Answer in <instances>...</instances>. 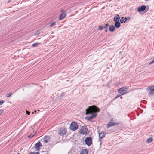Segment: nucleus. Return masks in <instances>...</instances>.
Masks as SVG:
<instances>
[{
    "instance_id": "nucleus-1",
    "label": "nucleus",
    "mask_w": 154,
    "mask_h": 154,
    "mask_svg": "<svg viewBox=\"0 0 154 154\" xmlns=\"http://www.w3.org/2000/svg\"><path fill=\"white\" fill-rule=\"evenodd\" d=\"M99 109L96 106L93 105L91 106H89L88 108L86 110L85 114L88 115L91 114V115L89 116H88L87 118L88 120H89L96 117L97 114L95 113L99 112Z\"/></svg>"
},
{
    "instance_id": "nucleus-2",
    "label": "nucleus",
    "mask_w": 154,
    "mask_h": 154,
    "mask_svg": "<svg viewBox=\"0 0 154 154\" xmlns=\"http://www.w3.org/2000/svg\"><path fill=\"white\" fill-rule=\"evenodd\" d=\"M148 94L149 96L154 95V86H151L148 88L146 89Z\"/></svg>"
},
{
    "instance_id": "nucleus-3",
    "label": "nucleus",
    "mask_w": 154,
    "mask_h": 154,
    "mask_svg": "<svg viewBox=\"0 0 154 154\" xmlns=\"http://www.w3.org/2000/svg\"><path fill=\"white\" fill-rule=\"evenodd\" d=\"M70 128L72 131L76 130L78 128L77 123L75 122H72L70 125Z\"/></svg>"
},
{
    "instance_id": "nucleus-4",
    "label": "nucleus",
    "mask_w": 154,
    "mask_h": 154,
    "mask_svg": "<svg viewBox=\"0 0 154 154\" xmlns=\"http://www.w3.org/2000/svg\"><path fill=\"white\" fill-rule=\"evenodd\" d=\"M66 129L64 128H60L59 131V134L61 136L65 135L66 134Z\"/></svg>"
},
{
    "instance_id": "nucleus-5",
    "label": "nucleus",
    "mask_w": 154,
    "mask_h": 154,
    "mask_svg": "<svg viewBox=\"0 0 154 154\" xmlns=\"http://www.w3.org/2000/svg\"><path fill=\"white\" fill-rule=\"evenodd\" d=\"M85 142L86 145L89 146L92 143V139L91 137H87L85 140Z\"/></svg>"
},
{
    "instance_id": "nucleus-6",
    "label": "nucleus",
    "mask_w": 154,
    "mask_h": 154,
    "mask_svg": "<svg viewBox=\"0 0 154 154\" xmlns=\"http://www.w3.org/2000/svg\"><path fill=\"white\" fill-rule=\"evenodd\" d=\"M87 129L85 126H83L80 129V132L83 134H85L87 133Z\"/></svg>"
},
{
    "instance_id": "nucleus-7",
    "label": "nucleus",
    "mask_w": 154,
    "mask_h": 154,
    "mask_svg": "<svg viewBox=\"0 0 154 154\" xmlns=\"http://www.w3.org/2000/svg\"><path fill=\"white\" fill-rule=\"evenodd\" d=\"M128 87L127 86L123 87L122 88H120L118 90V91L119 93H121L122 92L126 90H128Z\"/></svg>"
},
{
    "instance_id": "nucleus-8",
    "label": "nucleus",
    "mask_w": 154,
    "mask_h": 154,
    "mask_svg": "<svg viewBox=\"0 0 154 154\" xmlns=\"http://www.w3.org/2000/svg\"><path fill=\"white\" fill-rule=\"evenodd\" d=\"M106 134V133L103 131H102L101 132L99 133V136L100 138H103L104 137Z\"/></svg>"
},
{
    "instance_id": "nucleus-9",
    "label": "nucleus",
    "mask_w": 154,
    "mask_h": 154,
    "mask_svg": "<svg viewBox=\"0 0 154 154\" xmlns=\"http://www.w3.org/2000/svg\"><path fill=\"white\" fill-rule=\"evenodd\" d=\"M41 146V143L39 141H38L36 144H35V148L36 149V150H38L39 149V147Z\"/></svg>"
},
{
    "instance_id": "nucleus-10",
    "label": "nucleus",
    "mask_w": 154,
    "mask_h": 154,
    "mask_svg": "<svg viewBox=\"0 0 154 154\" xmlns=\"http://www.w3.org/2000/svg\"><path fill=\"white\" fill-rule=\"evenodd\" d=\"M146 8V6L144 5H143L141 7L138 8V11L139 12H141L144 11Z\"/></svg>"
},
{
    "instance_id": "nucleus-11",
    "label": "nucleus",
    "mask_w": 154,
    "mask_h": 154,
    "mask_svg": "<svg viewBox=\"0 0 154 154\" xmlns=\"http://www.w3.org/2000/svg\"><path fill=\"white\" fill-rule=\"evenodd\" d=\"M119 123H115L113 122H109L107 125V127L109 128L111 126H114L117 125Z\"/></svg>"
},
{
    "instance_id": "nucleus-12",
    "label": "nucleus",
    "mask_w": 154,
    "mask_h": 154,
    "mask_svg": "<svg viewBox=\"0 0 154 154\" xmlns=\"http://www.w3.org/2000/svg\"><path fill=\"white\" fill-rule=\"evenodd\" d=\"M43 141L45 143H48L50 141V137L48 136H45L43 139Z\"/></svg>"
},
{
    "instance_id": "nucleus-13",
    "label": "nucleus",
    "mask_w": 154,
    "mask_h": 154,
    "mask_svg": "<svg viewBox=\"0 0 154 154\" xmlns=\"http://www.w3.org/2000/svg\"><path fill=\"white\" fill-rule=\"evenodd\" d=\"M66 14L65 13H62L60 16L59 20H61L63 19L66 16Z\"/></svg>"
},
{
    "instance_id": "nucleus-14",
    "label": "nucleus",
    "mask_w": 154,
    "mask_h": 154,
    "mask_svg": "<svg viewBox=\"0 0 154 154\" xmlns=\"http://www.w3.org/2000/svg\"><path fill=\"white\" fill-rule=\"evenodd\" d=\"M88 151L85 149H84L81 151L80 154H88Z\"/></svg>"
},
{
    "instance_id": "nucleus-15",
    "label": "nucleus",
    "mask_w": 154,
    "mask_h": 154,
    "mask_svg": "<svg viewBox=\"0 0 154 154\" xmlns=\"http://www.w3.org/2000/svg\"><path fill=\"white\" fill-rule=\"evenodd\" d=\"M127 20V18L126 17H122L120 19V22L121 23H125Z\"/></svg>"
},
{
    "instance_id": "nucleus-16",
    "label": "nucleus",
    "mask_w": 154,
    "mask_h": 154,
    "mask_svg": "<svg viewBox=\"0 0 154 154\" xmlns=\"http://www.w3.org/2000/svg\"><path fill=\"white\" fill-rule=\"evenodd\" d=\"M120 19V17L117 14L116 16H115V17L114 19V20L115 22H118L119 21V19Z\"/></svg>"
},
{
    "instance_id": "nucleus-17",
    "label": "nucleus",
    "mask_w": 154,
    "mask_h": 154,
    "mask_svg": "<svg viewBox=\"0 0 154 154\" xmlns=\"http://www.w3.org/2000/svg\"><path fill=\"white\" fill-rule=\"evenodd\" d=\"M115 22V26L117 28H119L120 26V23L119 22V21L116 22Z\"/></svg>"
},
{
    "instance_id": "nucleus-18",
    "label": "nucleus",
    "mask_w": 154,
    "mask_h": 154,
    "mask_svg": "<svg viewBox=\"0 0 154 154\" xmlns=\"http://www.w3.org/2000/svg\"><path fill=\"white\" fill-rule=\"evenodd\" d=\"M115 29V27L113 26H111L109 27V30L111 32H113Z\"/></svg>"
},
{
    "instance_id": "nucleus-19",
    "label": "nucleus",
    "mask_w": 154,
    "mask_h": 154,
    "mask_svg": "<svg viewBox=\"0 0 154 154\" xmlns=\"http://www.w3.org/2000/svg\"><path fill=\"white\" fill-rule=\"evenodd\" d=\"M152 140L153 138L152 137L149 138L147 139V142L148 143H150L152 141Z\"/></svg>"
},
{
    "instance_id": "nucleus-20",
    "label": "nucleus",
    "mask_w": 154,
    "mask_h": 154,
    "mask_svg": "<svg viewBox=\"0 0 154 154\" xmlns=\"http://www.w3.org/2000/svg\"><path fill=\"white\" fill-rule=\"evenodd\" d=\"M12 94V93L11 92L6 94V96L7 97H9Z\"/></svg>"
},
{
    "instance_id": "nucleus-21",
    "label": "nucleus",
    "mask_w": 154,
    "mask_h": 154,
    "mask_svg": "<svg viewBox=\"0 0 154 154\" xmlns=\"http://www.w3.org/2000/svg\"><path fill=\"white\" fill-rule=\"evenodd\" d=\"M39 43H35L32 44V46L33 47H35L37 45H38Z\"/></svg>"
},
{
    "instance_id": "nucleus-22",
    "label": "nucleus",
    "mask_w": 154,
    "mask_h": 154,
    "mask_svg": "<svg viewBox=\"0 0 154 154\" xmlns=\"http://www.w3.org/2000/svg\"><path fill=\"white\" fill-rule=\"evenodd\" d=\"M36 133V132H35L34 134H31V135H30L29 136H28V138H31L32 137H33L34 136V135Z\"/></svg>"
},
{
    "instance_id": "nucleus-23",
    "label": "nucleus",
    "mask_w": 154,
    "mask_h": 154,
    "mask_svg": "<svg viewBox=\"0 0 154 154\" xmlns=\"http://www.w3.org/2000/svg\"><path fill=\"white\" fill-rule=\"evenodd\" d=\"M55 23L53 22L51 23L50 26L51 27H52L55 25Z\"/></svg>"
},
{
    "instance_id": "nucleus-24",
    "label": "nucleus",
    "mask_w": 154,
    "mask_h": 154,
    "mask_svg": "<svg viewBox=\"0 0 154 154\" xmlns=\"http://www.w3.org/2000/svg\"><path fill=\"white\" fill-rule=\"evenodd\" d=\"M109 26V25L108 24H106L105 26H103V28H105L106 29H107L108 26Z\"/></svg>"
},
{
    "instance_id": "nucleus-25",
    "label": "nucleus",
    "mask_w": 154,
    "mask_h": 154,
    "mask_svg": "<svg viewBox=\"0 0 154 154\" xmlns=\"http://www.w3.org/2000/svg\"><path fill=\"white\" fill-rule=\"evenodd\" d=\"M103 28V27H102L101 26H99L98 29L101 30Z\"/></svg>"
},
{
    "instance_id": "nucleus-26",
    "label": "nucleus",
    "mask_w": 154,
    "mask_h": 154,
    "mask_svg": "<svg viewBox=\"0 0 154 154\" xmlns=\"http://www.w3.org/2000/svg\"><path fill=\"white\" fill-rule=\"evenodd\" d=\"M120 94H118L117 96H116L115 98L114 99H116L119 97H120Z\"/></svg>"
},
{
    "instance_id": "nucleus-27",
    "label": "nucleus",
    "mask_w": 154,
    "mask_h": 154,
    "mask_svg": "<svg viewBox=\"0 0 154 154\" xmlns=\"http://www.w3.org/2000/svg\"><path fill=\"white\" fill-rule=\"evenodd\" d=\"M64 95V93H62L60 94V97H63Z\"/></svg>"
},
{
    "instance_id": "nucleus-28",
    "label": "nucleus",
    "mask_w": 154,
    "mask_h": 154,
    "mask_svg": "<svg viewBox=\"0 0 154 154\" xmlns=\"http://www.w3.org/2000/svg\"><path fill=\"white\" fill-rule=\"evenodd\" d=\"M4 103L3 100H1L0 101V106L2 105Z\"/></svg>"
},
{
    "instance_id": "nucleus-29",
    "label": "nucleus",
    "mask_w": 154,
    "mask_h": 154,
    "mask_svg": "<svg viewBox=\"0 0 154 154\" xmlns=\"http://www.w3.org/2000/svg\"><path fill=\"white\" fill-rule=\"evenodd\" d=\"M26 113L28 114V115H29L30 114V112H29L28 111L26 110Z\"/></svg>"
},
{
    "instance_id": "nucleus-30",
    "label": "nucleus",
    "mask_w": 154,
    "mask_h": 154,
    "mask_svg": "<svg viewBox=\"0 0 154 154\" xmlns=\"http://www.w3.org/2000/svg\"><path fill=\"white\" fill-rule=\"evenodd\" d=\"M154 63V60H153L152 61V62H151L149 63V65H151V64H152L153 63Z\"/></svg>"
},
{
    "instance_id": "nucleus-31",
    "label": "nucleus",
    "mask_w": 154,
    "mask_h": 154,
    "mask_svg": "<svg viewBox=\"0 0 154 154\" xmlns=\"http://www.w3.org/2000/svg\"><path fill=\"white\" fill-rule=\"evenodd\" d=\"M127 93V92H126L124 93H122L121 94H120V96H122V95H124L125 94H126Z\"/></svg>"
},
{
    "instance_id": "nucleus-32",
    "label": "nucleus",
    "mask_w": 154,
    "mask_h": 154,
    "mask_svg": "<svg viewBox=\"0 0 154 154\" xmlns=\"http://www.w3.org/2000/svg\"><path fill=\"white\" fill-rule=\"evenodd\" d=\"M31 154H39V153L38 152L32 153Z\"/></svg>"
},
{
    "instance_id": "nucleus-33",
    "label": "nucleus",
    "mask_w": 154,
    "mask_h": 154,
    "mask_svg": "<svg viewBox=\"0 0 154 154\" xmlns=\"http://www.w3.org/2000/svg\"><path fill=\"white\" fill-rule=\"evenodd\" d=\"M3 110H0V115L3 112Z\"/></svg>"
},
{
    "instance_id": "nucleus-34",
    "label": "nucleus",
    "mask_w": 154,
    "mask_h": 154,
    "mask_svg": "<svg viewBox=\"0 0 154 154\" xmlns=\"http://www.w3.org/2000/svg\"><path fill=\"white\" fill-rule=\"evenodd\" d=\"M101 140H100V145H101Z\"/></svg>"
},
{
    "instance_id": "nucleus-35",
    "label": "nucleus",
    "mask_w": 154,
    "mask_h": 154,
    "mask_svg": "<svg viewBox=\"0 0 154 154\" xmlns=\"http://www.w3.org/2000/svg\"><path fill=\"white\" fill-rule=\"evenodd\" d=\"M107 30H105V32H107Z\"/></svg>"
},
{
    "instance_id": "nucleus-36",
    "label": "nucleus",
    "mask_w": 154,
    "mask_h": 154,
    "mask_svg": "<svg viewBox=\"0 0 154 154\" xmlns=\"http://www.w3.org/2000/svg\"><path fill=\"white\" fill-rule=\"evenodd\" d=\"M36 111H35L34 112H36Z\"/></svg>"
},
{
    "instance_id": "nucleus-37",
    "label": "nucleus",
    "mask_w": 154,
    "mask_h": 154,
    "mask_svg": "<svg viewBox=\"0 0 154 154\" xmlns=\"http://www.w3.org/2000/svg\"><path fill=\"white\" fill-rule=\"evenodd\" d=\"M120 98H121V99H122V97H121Z\"/></svg>"
},
{
    "instance_id": "nucleus-38",
    "label": "nucleus",
    "mask_w": 154,
    "mask_h": 154,
    "mask_svg": "<svg viewBox=\"0 0 154 154\" xmlns=\"http://www.w3.org/2000/svg\"><path fill=\"white\" fill-rule=\"evenodd\" d=\"M17 154H20L19 153H18Z\"/></svg>"
}]
</instances>
